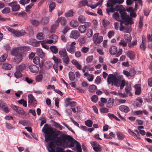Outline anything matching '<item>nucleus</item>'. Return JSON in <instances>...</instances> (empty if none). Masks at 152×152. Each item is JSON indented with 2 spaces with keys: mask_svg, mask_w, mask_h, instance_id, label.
I'll list each match as a JSON object with an SVG mask.
<instances>
[{
  "mask_svg": "<svg viewBox=\"0 0 152 152\" xmlns=\"http://www.w3.org/2000/svg\"><path fill=\"white\" fill-rule=\"evenodd\" d=\"M42 131L45 134L44 135L45 141L46 142L50 141L49 143L48 146L51 150L48 148L49 152H55L54 148L56 147V145L61 146L59 142H57L56 140L58 138L60 137V133H62V132L59 131H55L53 128L50 127L47 124H45L43 128Z\"/></svg>",
  "mask_w": 152,
  "mask_h": 152,
  "instance_id": "f257e3e1",
  "label": "nucleus"
},
{
  "mask_svg": "<svg viewBox=\"0 0 152 152\" xmlns=\"http://www.w3.org/2000/svg\"><path fill=\"white\" fill-rule=\"evenodd\" d=\"M67 140L69 144L68 145L69 148L73 147L76 144V147L77 152H82V148L80 143L76 140L73 139L70 136L62 134H60V137L58 138L56 140L57 142H59L60 145H64Z\"/></svg>",
  "mask_w": 152,
  "mask_h": 152,
  "instance_id": "f03ea898",
  "label": "nucleus"
},
{
  "mask_svg": "<svg viewBox=\"0 0 152 152\" xmlns=\"http://www.w3.org/2000/svg\"><path fill=\"white\" fill-rule=\"evenodd\" d=\"M107 80L108 84L111 85L112 86L114 85L115 86H118V84L121 83L122 80L119 78V77H117L115 75L110 74L107 77Z\"/></svg>",
  "mask_w": 152,
  "mask_h": 152,
  "instance_id": "7ed1b4c3",
  "label": "nucleus"
},
{
  "mask_svg": "<svg viewBox=\"0 0 152 152\" xmlns=\"http://www.w3.org/2000/svg\"><path fill=\"white\" fill-rule=\"evenodd\" d=\"M91 144L95 151L100 152L102 150L101 146L97 142H91Z\"/></svg>",
  "mask_w": 152,
  "mask_h": 152,
  "instance_id": "20e7f679",
  "label": "nucleus"
},
{
  "mask_svg": "<svg viewBox=\"0 0 152 152\" xmlns=\"http://www.w3.org/2000/svg\"><path fill=\"white\" fill-rule=\"evenodd\" d=\"M114 4L110 2V0H108L107 3V7H111L109 9H106L108 15H110V12H114L115 11V9L114 7H113Z\"/></svg>",
  "mask_w": 152,
  "mask_h": 152,
  "instance_id": "39448f33",
  "label": "nucleus"
},
{
  "mask_svg": "<svg viewBox=\"0 0 152 152\" xmlns=\"http://www.w3.org/2000/svg\"><path fill=\"white\" fill-rule=\"evenodd\" d=\"M9 6L12 7V11H18L20 9V6L17 4L16 1H13L8 4Z\"/></svg>",
  "mask_w": 152,
  "mask_h": 152,
  "instance_id": "423d86ee",
  "label": "nucleus"
},
{
  "mask_svg": "<svg viewBox=\"0 0 152 152\" xmlns=\"http://www.w3.org/2000/svg\"><path fill=\"white\" fill-rule=\"evenodd\" d=\"M80 34L77 30H73L71 33L70 37L74 39H77L79 36Z\"/></svg>",
  "mask_w": 152,
  "mask_h": 152,
  "instance_id": "0eeeda50",
  "label": "nucleus"
},
{
  "mask_svg": "<svg viewBox=\"0 0 152 152\" xmlns=\"http://www.w3.org/2000/svg\"><path fill=\"white\" fill-rule=\"evenodd\" d=\"M28 43L29 44L35 47H37L39 45V42L33 39H29Z\"/></svg>",
  "mask_w": 152,
  "mask_h": 152,
  "instance_id": "6e6552de",
  "label": "nucleus"
},
{
  "mask_svg": "<svg viewBox=\"0 0 152 152\" xmlns=\"http://www.w3.org/2000/svg\"><path fill=\"white\" fill-rule=\"evenodd\" d=\"M29 68L31 72L33 73H36L39 70V67L35 65H31L29 66Z\"/></svg>",
  "mask_w": 152,
  "mask_h": 152,
  "instance_id": "1a4fd4ad",
  "label": "nucleus"
},
{
  "mask_svg": "<svg viewBox=\"0 0 152 152\" xmlns=\"http://www.w3.org/2000/svg\"><path fill=\"white\" fill-rule=\"evenodd\" d=\"M124 10L122 12L120 13L121 18L123 21L127 20L130 19H132V18L130 17L128 15L126 14L124 12Z\"/></svg>",
  "mask_w": 152,
  "mask_h": 152,
  "instance_id": "9d476101",
  "label": "nucleus"
},
{
  "mask_svg": "<svg viewBox=\"0 0 152 152\" xmlns=\"http://www.w3.org/2000/svg\"><path fill=\"white\" fill-rule=\"evenodd\" d=\"M119 110L123 112L127 113L129 111L130 109L128 107L124 105H122L119 107Z\"/></svg>",
  "mask_w": 152,
  "mask_h": 152,
  "instance_id": "9b49d317",
  "label": "nucleus"
},
{
  "mask_svg": "<svg viewBox=\"0 0 152 152\" xmlns=\"http://www.w3.org/2000/svg\"><path fill=\"white\" fill-rule=\"evenodd\" d=\"M126 54L127 57L131 60H133L135 58V54L134 52L132 51H127Z\"/></svg>",
  "mask_w": 152,
  "mask_h": 152,
  "instance_id": "f8f14e48",
  "label": "nucleus"
},
{
  "mask_svg": "<svg viewBox=\"0 0 152 152\" xmlns=\"http://www.w3.org/2000/svg\"><path fill=\"white\" fill-rule=\"evenodd\" d=\"M49 21V18L47 17H43L41 20L40 23L43 25L47 24Z\"/></svg>",
  "mask_w": 152,
  "mask_h": 152,
  "instance_id": "ddd939ff",
  "label": "nucleus"
},
{
  "mask_svg": "<svg viewBox=\"0 0 152 152\" xmlns=\"http://www.w3.org/2000/svg\"><path fill=\"white\" fill-rule=\"evenodd\" d=\"M26 33L24 31L22 30L20 31H17L15 30L13 34L17 37L22 36L26 34Z\"/></svg>",
  "mask_w": 152,
  "mask_h": 152,
  "instance_id": "4468645a",
  "label": "nucleus"
},
{
  "mask_svg": "<svg viewBox=\"0 0 152 152\" xmlns=\"http://www.w3.org/2000/svg\"><path fill=\"white\" fill-rule=\"evenodd\" d=\"M37 54L38 56H39L42 58H45V53L41 49H37Z\"/></svg>",
  "mask_w": 152,
  "mask_h": 152,
  "instance_id": "2eb2a0df",
  "label": "nucleus"
},
{
  "mask_svg": "<svg viewBox=\"0 0 152 152\" xmlns=\"http://www.w3.org/2000/svg\"><path fill=\"white\" fill-rule=\"evenodd\" d=\"M110 54L112 55H114L116 54L117 52V49L115 46H111L109 50Z\"/></svg>",
  "mask_w": 152,
  "mask_h": 152,
  "instance_id": "dca6fc26",
  "label": "nucleus"
},
{
  "mask_svg": "<svg viewBox=\"0 0 152 152\" xmlns=\"http://www.w3.org/2000/svg\"><path fill=\"white\" fill-rule=\"evenodd\" d=\"M72 63L75 65V67L78 69L81 70L82 69L81 65L76 60L73 59L72 61Z\"/></svg>",
  "mask_w": 152,
  "mask_h": 152,
  "instance_id": "f3484780",
  "label": "nucleus"
},
{
  "mask_svg": "<svg viewBox=\"0 0 152 152\" xmlns=\"http://www.w3.org/2000/svg\"><path fill=\"white\" fill-rule=\"evenodd\" d=\"M134 88H135V93L136 94L139 95L141 92V89L140 87V85L139 84H136L134 86Z\"/></svg>",
  "mask_w": 152,
  "mask_h": 152,
  "instance_id": "a211bd4d",
  "label": "nucleus"
},
{
  "mask_svg": "<svg viewBox=\"0 0 152 152\" xmlns=\"http://www.w3.org/2000/svg\"><path fill=\"white\" fill-rule=\"evenodd\" d=\"M69 25L71 27L75 28L79 26V23L76 20H72L70 22Z\"/></svg>",
  "mask_w": 152,
  "mask_h": 152,
  "instance_id": "6ab92c4d",
  "label": "nucleus"
},
{
  "mask_svg": "<svg viewBox=\"0 0 152 152\" xmlns=\"http://www.w3.org/2000/svg\"><path fill=\"white\" fill-rule=\"evenodd\" d=\"M16 112L19 114L21 115V117L22 118H24V117H23L24 116L25 112L24 110L22 108L19 107L16 111Z\"/></svg>",
  "mask_w": 152,
  "mask_h": 152,
  "instance_id": "aec40b11",
  "label": "nucleus"
},
{
  "mask_svg": "<svg viewBox=\"0 0 152 152\" xmlns=\"http://www.w3.org/2000/svg\"><path fill=\"white\" fill-rule=\"evenodd\" d=\"M124 37L125 41L127 43L130 42L132 40V36L129 34L125 35Z\"/></svg>",
  "mask_w": 152,
  "mask_h": 152,
  "instance_id": "412c9836",
  "label": "nucleus"
},
{
  "mask_svg": "<svg viewBox=\"0 0 152 152\" xmlns=\"http://www.w3.org/2000/svg\"><path fill=\"white\" fill-rule=\"evenodd\" d=\"M28 103L30 104H32L33 102H35V99L34 98L33 96L31 94L28 95Z\"/></svg>",
  "mask_w": 152,
  "mask_h": 152,
  "instance_id": "4be33fe9",
  "label": "nucleus"
},
{
  "mask_svg": "<svg viewBox=\"0 0 152 152\" xmlns=\"http://www.w3.org/2000/svg\"><path fill=\"white\" fill-rule=\"evenodd\" d=\"M2 67L3 69L9 70L10 69L12 68V66L9 64H3Z\"/></svg>",
  "mask_w": 152,
  "mask_h": 152,
  "instance_id": "5701e85b",
  "label": "nucleus"
},
{
  "mask_svg": "<svg viewBox=\"0 0 152 152\" xmlns=\"http://www.w3.org/2000/svg\"><path fill=\"white\" fill-rule=\"evenodd\" d=\"M114 103V99H113L110 98L108 101V103L107 104V107L110 108L112 107Z\"/></svg>",
  "mask_w": 152,
  "mask_h": 152,
  "instance_id": "b1692460",
  "label": "nucleus"
},
{
  "mask_svg": "<svg viewBox=\"0 0 152 152\" xmlns=\"http://www.w3.org/2000/svg\"><path fill=\"white\" fill-rule=\"evenodd\" d=\"M58 20H56L54 23L51 26V29L53 31L55 30L58 27L59 23H58Z\"/></svg>",
  "mask_w": 152,
  "mask_h": 152,
  "instance_id": "393cba45",
  "label": "nucleus"
},
{
  "mask_svg": "<svg viewBox=\"0 0 152 152\" xmlns=\"http://www.w3.org/2000/svg\"><path fill=\"white\" fill-rule=\"evenodd\" d=\"M75 13L72 10H69L68 11L66 12L65 13L64 15L66 17H70L73 16Z\"/></svg>",
  "mask_w": 152,
  "mask_h": 152,
  "instance_id": "a878e982",
  "label": "nucleus"
},
{
  "mask_svg": "<svg viewBox=\"0 0 152 152\" xmlns=\"http://www.w3.org/2000/svg\"><path fill=\"white\" fill-rule=\"evenodd\" d=\"M57 20L58 21V23L60 22L63 26L65 25L66 23V20L64 18L60 17L58 18Z\"/></svg>",
  "mask_w": 152,
  "mask_h": 152,
  "instance_id": "bb28decb",
  "label": "nucleus"
},
{
  "mask_svg": "<svg viewBox=\"0 0 152 152\" xmlns=\"http://www.w3.org/2000/svg\"><path fill=\"white\" fill-rule=\"evenodd\" d=\"M78 30L80 33H84L86 31V28L84 25H80L78 28Z\"/></svg>",
  "mask_w": 152,
  "mask_h": 152,
  "instance_id": "cd10ccee",
  "label": "nucleus"
},
{
  "mask_svg": "<svg viewBox=\"0 0 152 152\" xmlns=\"http://www.w3.org/2000/svg\"><path fill=\"white\" fill-rule=\"evenodd\" d=\"M122 7L123 6L122 5H117L115 6L114 7L115 11L119 12L120 13L122 12L124 10L121 9V7Z\"/></svg>",
  "mask_w": 152,
  "mask_h": 152,
  "instance_id": "c85d7f7f",
  "label": "nucleus"
},
{
  "mask_svg": "<svg viewBox=\"0 0 152 152\" xmlns=\"http://www.w3.org/2000/svg\"><path fill=\"white\" fill-rule=\"evenodd\" d=\"M103 37L102 36H100L98 38L94 40V43L95 44H99L103 41Z\"/></svg>",
  "mask_w": 152,
  "mask_h": 152,
  "instance_id": "c756f323",
  "label": "nucleus"
},
{
  "mask_svg": "<svg viewBox=\"0 0 152 152\" xmlns=\"http://www.w3.org/2000/svg\"><path fill=\"white\" fill-rule=\"evenodd\" d=\"M59 54L62 57L64 58L67 56V53L65 49L60 51L59 52Z\"/></svg>",
  "mask_w": 152,
  "mask_h": 152,
  "instance_id": "7c9ffc66",
  "label": "nucleus"
},
{
  "mask_svg": "<svg viewBox=\"0 0 152 152\" xmlns=\"http://www.w3.org/2000/svg\"><path fill=\"white\" fill-rule=\"evenodd\" d=\"M75 48L71 47L70 46H67L66 48L67 51L69 53L73 54L74 53Z\"/></svg>",
  "mask_w": 152,
  "mask_h": 152,
  "instance_id": "2f4dec72",
  "label": "nucleus"
},
{
  "mask_svg": "<svg viewBox=\"0 0 152 152\" xmlns=\"http://www.w3.org/2000/svg\"><path fill=\"white\" fill-rule=\"evenodd\" d=\"M18 49L23 51H27L29 50L30 48L28 46H23L19 47Z\"/></svg>",
  "mask_w": 152,
  "mask_h": 152,
  "instance_id": "473e14b6",
  "label": "nucleus"
},
{
  "mask_svg": "<svg viewBox=\"0 0 152 152\" xmlns=\"http://www.w3.org/2000/svg\"><path fill=\"white\" fill-rule=\"evenodd\" d=\"M145 39L142 37V43L140 45V47L143 50L145 51L146 47L145 45Z\"/></svg>",
  "mask_w": 152,
  "mask_h": 152,
  "instance_id": "72a5a7b5",
  "label": "nucleus"
},
{
  "mask_svg": "<svg viewBox=\"0 0 152 152\" xmlns=\"http://www.w3.org/2000/svg\"><path fill=\"white\" fill-rule=\"evenodd\" d=\"M102 1H98V2L94 4H92L91 5H88V6L90 7L91 9H94L99 5H102Z\"/></svg>",
  "mask_w": 152,
  "mask_h": 152,
  "instance_id": "f704fd0d",
  "label": "nucleus"
},
{
  "mask_svg": "<svg viewBox=\"0 0 152 152\" xmlns=\"http://www.w3.org/2000/svg\"><path fill=\"white\" fill-rule=\"evenodd\" d=\"M69 79L71 81H73L75 79V75L74 73L73 72H70L68 74Z\"/></svg>",
  "mask_w": 152,
  "mask_h": 152,
  "instance_id": "c9c22d12",
  "label": "nucleus"
},
{
  "mask_svg": "<svg viewBox=\"0 0 152 152\" xmlns=\"http://www.w3.org/2000/svg\"><path fill=\"white\" fill-rule=\"evenodd\" d=\"M113 16L117 20L120 21H121L119 13L118 12H116L114 13L113 15Z\"/></svg>",
  "mask_w": 152,
  "mask_h": 152,
  "instance_id": "e433bc0d",
  "label": "nucleus"
},
{
  "mask_svg": "<svg viewBox=\"0 0 152 152\" xmlns=\"http://www.w3.org/2000/svg\"><path fill=\"white\" fill-rule=\"evenodd\" d=\"M110 2L115 5L116 4L118 3L121 4L124 1V0H110Z\"/></svg>",
  "mask_w": 152,
  "mask_h": 152,
  "instance_id": "4c0bfd02",
  "label": "nucleus"
},
{
  "mask_svg": "<svg viewBox=\"0 0 152 152\" xmlns=\"http://www.w3.org/2000/svg\"><path fill=\"white\" fill-rule=\"evenodd\" d=\"M50 49L51 51L55 54L57 53L58 51V50L55 46H52L50 47Z\"/></svg>",
  "mask_w": 152,
  "mask_h": 152,
  "instance_id": "58836bf2",
  "label": "nucleus"
},
{
  "mask_svg": "<svg viewBox=\"0 0 152 152\" xmlns=\"http://www.w3.org/2000/svg\"><path fill=\"white\" fill-rule=\"evenodd\" d=\"M96 89V86L94 85H91L89 87V90L90 92H95Z\"/></svg>",
  "mask_w": 152,
  "mask_h": 152,
  "instance_id": "ea45409f",
  "label": "nucleus"
},
{
  "mask_svg": "<svg viewBox=\"0 0 152 152\" xmlns=\"http://www.w3.org/2000/svg\"><path fill=\"white\" fill-rule=\"evenodd\" d=\"M42 74H39L36 76L35 78V80L37 82H40L42 80Z\"/></svg>",
  "mask_w": 152,
  "mask_h": 152,
  "instance_id": "a19ab883",
  "label": "nucleus"
},
{
  "mask_svg": "<svg viewBox=\"0 0 152 152\" xmlns=\"http://www.w3.org/2000/svg\"><path fill=\"white\" fill-rule=\"evenodd\" d=\"M33 62L36 64L38 65L40 63V59L38 57H35L33 59Z\"/></svg>",
  "mask_w": 152,
  "mask_h": 152,
  "instance_id": "79ce46f5",
  "label": "nucleus"
},
{
  "mask_svg": "<svg viewBox=\"0 0 152 152\" xmlns=\"http://www.w3.org/2000/svg\"><path fill=\"white\" fill-rule=\"evenodd\" d=\"M56 6V3L55 2H52L50 3L49 6V11L51 12L53 10Z\"/></svg>",
  "mask_w": 152,
  "mask_h": 152,
  "instance_id": "37998d69",
  "label": "nucleus"
},
{
  "mask_svg": "<svg viewBox=\"0 0 152 152\" xmlns=\"http://www.w3.org/2000/svg\"><path fill=\"white\" fill-rule=\"evenodd\" d=\"M107 115L111 119L113 118H115L116 120L118 121H120V120L113 114L108 113L107 114Z\"/></svg>",
  "mask_w": 152,
  "mask_h": 152,
  "instance_id": "c03bdc74",
  "label": "nucleus"
},
{
  "mask_svg": "<svg viewBox=\"0 0 152 152\" xmlns=\"http://www.w3.org/2000/svg\"><path fill=\"white\" fill-rule=\"evenodd\" d=\"M102 24L104 27H106L110 24V22L107 19H103Z\"/></svg>",
  "mask_w": 152,
  "mask_h": 152,
  "instance_id": "a18cd8bd",
  "label": "nucleus"
},
{
  "mask_svg": "<svg viewBox=\"0 0 152 152\" xmlns=\"http://www.w3.org/2000/svg\"><path fill=\"white\" fill-rule=\"evenodd\" d=\"M31 22L32 24L35 26H38L39 24V22L36 20H31Z\"/></svg>",
  "mask_w": 152,
  "mask_h": 152,
  "instance_id": "49530a36",
  "label": "nucleus"
},
{
  "mask_svg": "<svg viewBox=\"0 0 152 152\" xmlns=\"http://www.w3.org/2000/svg\"><path fill=\"white\" fill-rule=\"evenodd\" d=\"M79 22L80 23H83L85 22L86 20L83 16L80 15L78 18Z\"/></svg>",
  "mask_w": 152,
  "mask_h": 152,
  "instance_id": "de8ad7c7",
  "label": "nucleus"
},
{
  "mask_svg": "<svg viewBox=\"0 0 152 152\" xmlns=\"http://www.w3.org/2000/svg\"><path fill=\"white\" fill-rule=\"evenodd\" d=\"M116 134L119 140H122L124 137L123 134L119 132H117Z\"/></svg>",
  "mask_w": 152,
  "mask_h": 152,
  "instance_id": "09e8293b",
  "label": "nucleus"
},
{
  "mask_svg": "<svg viewBox=\"0 0 152 152\" xmlns=\"http://www.w3.org/2000/svg\"><path fill=\"white\" fill-rule=\"evenodd\" d=\"M19 104H23V106L25 107H27V102L23 99H20L18 101Z\"/></svg>",
  "mask_w": 152,
  "mask_h": 152,
  "instance_id": "8fccbe9b",
  "label": "nucleus"
},
{
  "mask_svg": "<svg viewBox=\"0 0 152 152\" xmlns=\"http://www.w3.org/2000/svg\"><path fill=\"white\" fill-rule=\"evenodd\" d=\"M20 71L17 70L14 73L15 77L17 78H19L22 77V75Z\"/></svg>",
  "mask_w": 152,
  "mask_h": 152,
  "instance_id": "3c124183",
  "label": "nucleus"
},
{
  "mask_svg": "<svg viewBox=\"0 0 152 152\" xmlns=\"http://www.w3.org/2000/svg\"><path fill=\"white\" fill-rule=\"evenodd\" d=\"M93 32L91 29L88 28L87 30L86 35L88 37H90L92 36Z\"/></svg>",
  "mask_w": 152,
  "mask_h": 152,
  "instance_id": "603ef678",
  "label": "nucleus"
},
{
  "mask_svg": "<svg viewBox=\"0 0 152 152\" xmlns=\"http://www.w3.org/2000/svg\"><path fill=\"white\" fill-rule=\"evenodd\" d=\"M45 37L44 34L41 33H39L37 35V37L39 39H44Z\"/></svg>",
  "mask_w": 152,
  "mask_h": 152,
  "instance_id": "864d4df0",
  "label": "nucleus"
},
{
  "mask_svg": "<svg viewBox=\"0 0 152 152\" xmlns=\"http://www.w3.org/2000/svg\"><path fill=\"white\" fill-rule=\"evenodd\" d=\"M11 54L14 56L17 57L18 55V51L16 49H14L12 50L11 51Z\"/></svg>",
  "mask_w": 152,
  "mask_h": 152,
  "instance_id": "5fc2aeb1",
  "label": "nucleus"
},
{
  "mask_svg": "<svg viewBox=\"0 0 152 152\" xmlns=\"http://www.w3.org/2000/svg\"><path fill=\"white\" fill-rule=\"evenodd\" d=\"M124 21V24L126 26H128L129 24H133L134 23L133 21L132 20V19H129Z\"/></svg>",
  "mask_w": 152,
  "mask_h": 152,
  "instance_id": "6e6d98bb",
  "label": "nucleus"
},
{
  "mask_svg": "<svg viewBox=\"0 0 152 152\" xmlns=\"http://www.w3.org/2000/svg\"><path fill=\"white\" fill-rule=\"evenodd\" d=\"M56 64L61 63V61L60 59L58 58L55 56H54L52 58Z\"/></svg>",
  "mask_w": 152,
  "mask_h": 152,
  "instance_id": "4d7b16f0",
  "label": "nucleus"
},
{
  "mask_svg": "<svg viewBox=\"0 0 152 152\" xmlns=\"http://www.w3.org/2000/svg\"><path fill=\"white\" fill-rule=\"evenodd\" d=\"M89 50V48L87 47H83L82 48L81 52L84 53H86L88 52Z\"/></svg>",
  "mask_w": 152,
  "mask_h": 152,
  "instance_id": "13d9d810",
  "label": "nucleus"
},
{
  "mask_svg": "<svg viewBox=\"0 0 152 152\" xmlns=\"http://www.w3.org/2000/svg\"><path fill=\"white\" fill-rule=\"evenodd\" d=\"M85 124L88 127H91L92 126V122L90 120H88L85 121Z\"/></svg>",
  "mask_w": 152,
  "mask_h": 152,
  "instance_id": "bf43d9fd",
  "label": "nucleus"
},
{
  "mask_svg": "<svg viewBox=\"0 0 152 152\" xmlns=\"http://www.w3.org/2000/svg\"><path fill=\"white\" fill-rule=\"evenodd\" d=\"M49 38L52 39V40H53L54 43H56L58 39L57 36L55 34L52 35Z\"/></svg>",
  "mask_w": 152,
  "mask_h": 152,
  "instance_id": "052dcab7",
  "label": "nucleus"
},
{
  "mask_svg": "<svg viewBox=\"0 0 152 152\" xmlns=\"http://www.w3.org/2000/svg\"><path fill=\"white\" fill-rule=\"evenodd\" d=\"M127 42L124 40H121L119 42V45H121L123 47H126L127 46Z\"/></svg>",
  "mask_w": 152,
  "mask_h": 152,
  "instance_id": "680f3d73",
  "label": "nucleus"
},
{
  "mask_svg": "<svg viewBox=\"0 0 152 152\" xmlns=\"http://www.w3.org/2000/svg\"><path fill=\"white\" fill-rule=\"evenodd\" d=\"M128 46L130 48H131L133 47L134 46L136 45L137 44V41L136 40L133 41L132 42H128Z\"/></svg>",
  "mask_w": 152,
  "mask_h": 152,
  "instance_id": "e2e57ef3",
  "label": "nucleus"
},
{
  "mask_svg": "<svg viewBox=\"0 0 152 152\" xmlns=\"http://www.w3.org/2000/svg\"><path fill=\"white\" fill-rule=\"evenodd\" d=\"M69 58L68 56L65 57L63 59V62L66 64H69Z\"/></svg>",
  "mask_w": 152,
  "mask_h": 152,
  "instance_id": "0e129e2a",
  "label": "nucleus"
},
{
  "mask_svg": "<svg viewBox=\"0 0 152 152\" xmlns=\"http://www.w3.org/2000/svg\"><path fill=\"white\" fill-rule=\"evenodd\" d=\"M34 5V3L32 2L28 6H27L26 8V11L27 12L30 11V9Z\"/></svg>",
  "mask_w": 152,
  "mask_h": 152,
  "instance_id": "69168bd1",
  "label": "nucleus"
},
{
  "mask_svg": "<svg viewBox=\"0 0 152 152\" xmlns=\"http://www.w3.org/2000/svg\"><path fill=\"white\" fill-rule=\"evenodd\" d=\"M10 10L9 7H5L2 10L1 12L3 14H7L10 12Z\"/></svg>",
  "mask_w": 152,
  "mask_h": 152,
  "instance_id": "338daca9",
  "label": "nucleus"
},
{
  "mask_svg": "<svg viewBox=\"0 0 152 152\" xmlns=\"http://www.w3.org/2000/svg\"><path fill=\"white\" fill-rule=\"evenodd\" d=\"M93 58V56H88L86 58V61L87 63H90L92 61Z\"/></svg>",
  "mask_w": 152,
  "mask_h": 152,
  "instance_id": "774afa93",
  "label": "nucleus"
}]
</instances>
